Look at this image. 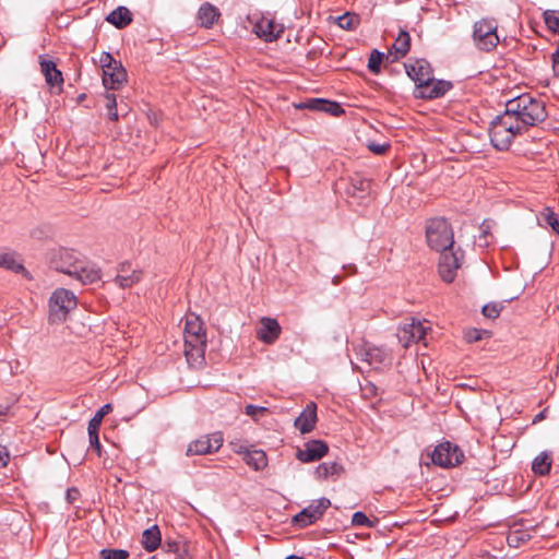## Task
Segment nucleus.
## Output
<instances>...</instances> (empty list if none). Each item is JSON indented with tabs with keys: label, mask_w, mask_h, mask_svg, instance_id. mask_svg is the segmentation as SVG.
<instances>
[{
	"label": "nucleus",
	"mask_w": 559,
	"mask_h": 559,
	"mask_svg": "<svg viewBox=\"0 0 559 559\" xmlns=\"http://www.w3.org/2000/svg\"><path fill=\"white\" fill-rule=\"evenodd\" d=\"M545 103L530 94H522L507 102L506 109L490 122L491 144L499 151H507L516 136L545 121Z\"/></svg>",
	"instance_id": "1"
},
{
	"label": "nucleus",
	"mask_w": 559,
	"mask_h": 559,
	"mask_svg": "<svg viewBox=\"0 0 559 559\" xmlns=\"http://www.w3.org/2000/svg\"><path fill=\"white\" fill-rule=\"evenodd\" d=\"M53 265L58 272L70 275L82 284H92L100 280V271L74 250H60Z\"/></svg>",
	"instance_id": "2"
},
{
	"label": "nucleus",
	"mask_w": 559,
	"mask_h": 559,
	"mask_svg": "<svg viewBox=\"0 0 559 559\" xmlns=\"http://www.w3.org/2000/svg\"><path fill=\"white\" fill-rule=\"evenodd\" d=\"M426 239L428 246L438 252L454 248V233L452 226L442 217L428 221L426 226Z\"/></svg>",
	"instance_id": "3"
},
{
	"label": "nucleus",
	"mask_w": 559,
	"mask_h": 559,
	"mask_svg": "<svg viewBox=\"0 0 559 559\" xmlns=\"http://www.w3.org/2000/svg\"><path fill=\"white\" fill-rule=\"evenodd\" d=\"M75 295L66 288L56 289L49 298L48 321L51 324L64 322L68 314L76 308Z\"/></svg>",
	"instance_id": "4"
},
{
	"label": "nucleus",
	"mask_w": 559,
	"mask_h": 559,
	"mask_svg": "<svg viewBox=\"0 0 559 559\" xmlns=\"http://www.w3.org/2000/svg\"><path fill=\"white\" fill-rule=\"evenodd\" d=\"M498 23L495 19L485 17L476 21L473 26V43L481 51H492L500 39L497 34Z\"/></svg>",
	"instance_id": "5"
},
{
	"label": "nucleus",
	"mask_w": 559,
	"mask_h": 559,
	"mask_svg": "<svg viewBox=\"0 0 559 559\" xmlns=\"http://www.w3.org/2000/svg\"><path fill=\"white\" fill-rule=\"evenodd\" d=\"M252 32L263 41L272 43L277 40L284 33V25L275 21L269 14H253L249 16Z\"/></svg>",
	"instance_id": "6"
},
{
	"label": "nucleus",
	"mask_w": 559,
	"mask_h": 559,
	"mask_svg": "<svg viewBox=\"0 0 559 559\" xmlns=\"http://www.w3.org/2000/svg\"><path fill=\"white\" fill-rule=\"evenodd\" d=\"M463 261L464 252L461 248L440 252L438 273L441 280L445 283H452L456 278L457 271L461 269Z\"/></svg>",
	"instance_id": "7"
},
{
	"label": "nucleus",
	"mask_w": 559,
	"mask_h": 559,
	"mask_svg": "<svg viewBox=\"0 0 559 559\" xmlns=\"http://www.w3.org/2000/svg\"><path fill=\"white\" fill-rule=\"evenodd\" d=\"M353 352L358 359L373 368H380L390 364V357L383 348L373 346L364 340L353 344Z\"/></svg>",
	"instance_id": "8"
},
{
	"label": "nucleus",
	"mask_w": 559,
	"mask_h": 559,
	"mask_svg": "<svg viewBox=\"0 0 559 559\" xmlns=\"http://www.w3.org/2000/svg\"><path fill=\"white\" fill-rule=\"evenodd\" d=\"M331 501L328 498L313 500L308 507L293 516L292 523L300 528L307 527L320 520L330 508Z\"/></svg>",
	"instance_id": "9"
},
{
	"label": "nucleus",
	"mask_w": 559,
	"mask_h": 559,
	"mask_svg": "<svg viewBox=\"0 0 559 559\" xmlns=\"http://www.w3.org/2000/svg\"><path fill=\"white\" fill-rule=\"evenodd\" d=\"M464 455L457 445L451 442H442L438 444L431 454V461L433 464L449 468L459 465Z\"/></svg>",
	"instance_id": "10"
},
{
	"label": "nucleus",
	"mask_w": 559,
	"mask_h": 559,
	"mask_svg": "<svg viewBox=\"0 0 559 559\" xmlns=\"http://www.w3.org/2000/svg\"><path fill=\"white\" fill-rule=\"evenodd\" d=\"M223 442L224 438L222 432H214L212 435L203 436L188 444L186 455L193 456L215 453L221 449Z\"/></svg>",
	"instance_id": "11"
},
{
	"label": "nucleus",
	"mask_w": 559,
	"mask_h": 559,
	"mask_svg": "<svg viewBox=\"0 0 559 559\" xmlns=\"http://www.w3.org/2000/svg\"><path fill=\"white\" fill-rule=\"evenodd\" d=\"M429 329V322H423L412 318L409 322H405L403 326L399 329L397 338L404 347H408L412 343L423 341Z\"/></svg>",
	"instance_id": "12"
},
{
	"label": "nucleus",
	"mask_w": 559,
	"mask_h": 559,
	"mask_svg": "<svg viewBox=\"0 0 559 559\" xmlns=\"http://www.w3.org/2000/svg\"><path fill=\"white\" fill-rule=\"evenodd\" d=\"M452 87V82L431 76L429 82L418 84V88L414 90L413 95L419 99H435L444 96Z\"/></svg>",
	"instance_id": "13"
},
{
	"label": "nucleus",
	"mask_w": 559,
	"mask_h": 559,
	"mask_svg": "<svg viewBox=\"0 0 559 559\" xmlns=\"http://www.w3.org/2000/svg\"><path fill=\"white\" fill-rule=\"evenodd\" d=\"M537 528V525H532L523 520L514 522L512 525H510L508 531V545L513 548H519L522 545H525L528 540H531Z\"/></svg>",
	"instance_id": "14"
},
{
	"label": "nucleus",
	"mask_w": 559,
	"mask_h": 559,
	"mask_svg": "<svg viewBox=\"0 0 559 559\" xmlns=\"http://www.w3.org/2000/svg\"><path fill=\"white\" fill-rule=\"evenodd\" d=\"M329 451V445L322 440H311L305 443V448L298 450L296 457L304 463H310L322 459Z\"/></svg>",
	"instance_id": "15"
},
{
	"label": "nucleus",
	"mask_w": 559,
	"mask_h": 559,
	"mask_svg": "<svg viewBox=\"0 0 559 559\" xmlns=\"http://www.w3.org/2000/svg\"><path fill=\"white\" fill-rule=\"evenodd\" d=\"M282 328L276 319L263 317L260 319V328L257 330V337L264 344H273L278 340Z\"/></svg>",
	"instance_id": "16"
},
{
	"label": "nucleus",
	"mask_w": 559,
	"mask_h": 559,
	"mask_svg": "<svg viewBox=\"0 0 559 559\" xmlns=\"http://www.w3.org/2000/svg\"><path fill=\"white\" fill-rule=\"evenodd\" d=\"M406 73L412 81L415 83V88H418V84L429 82L432 76V69L428 61L416 60L413 63L405 66Z\"/></svg>",
	"instance_id": "17"
},
{
	"label": "nucleus",
	"mask_w": 559,
	"mask_h": 559,
	"mask_svg": "<svg viewBox=\"0 0 559 559\" xmlns=\"http://www.w3.org/2000/svg\"><path fill=\"white\" fill-rule=\"evenodd\" d=\"M206 341H185V356L187 362L193 368H200L204 364Z\"/></svg>",
	"instance_id": "18"
},
{
	"label": "nucleus",
	"mask_w": 559,
	"mask_h": 559,
	"mask_svg": "<svg viewBox=\"0 0 559 559\" xmlns=\"http://www.w3.org/2000/svg\"><path fill=\"white\" fill-rule=\"evenodd\" d=\"M127 82V71L120 61L117 66L110 67V70L103 71V84L107 90H118Z\"/></svg>",
	"instance_id": "19"
},
{
	"label": "nucleus",
	"mask_w": 559,
	"mask_h": 559,
	"mask_svg": "<svg viewBox=\"0 0 559 559\" xmlns=\"http://www.w3.org/2000/svg\"><path fill=\"white\" fill-rule=\"evenodd\" d=\"M371 191V181L359 175H355L349 179L346 188V194L359 201H365L369 198Z\"/></svg>",
	"instance_id": "20"
},
{
	"label": "nucleus",
	"mask_w": 559,
	"mask_h": 559,
	"mask_svg": "<svg viewBox=\"0 0 559 559\" xmlns=\"http://www.w3.org/2000/svg\"><path fill=\"white\" fill-rule=\"evenodd\" d=\"M317 419V405L316 403L310 402L306 405L304 411L295 419V427L302 435L309 433L314 429Z\"/></svg>",
	"instance_id": "21"
},
{
	"label": "nucleus",
	"mask_w": 559,
	"mask_h": 559,
	"mask_svg": "<svg viewBox=\"0 0 559 559\" xmlns=\"http://www.w3.org/2000/svg\"><path fill=\"white\" fill-rule=\"evenodd\" d=\"M206 341V334L201 319L194 314L187 317L185 324V341Z\"/></svg>",
	"instance_id": "22"
},
{
	"label": "nucleus",
	"mask_w": 559,
	"mask_h": 559,
	"mask_svg": "<svg viewBox=\"0 0 559 559\" xmlns=\"http://www.w3.org/2000/svg\"><path fill=\"white\" fill-rule=\"evenodd\" d=\"M40 69L45 76V81L49 86L55 87L62 85V73L60 70L57 69V66L52 60H48L40 57Z\"/></svg>",
	"instance_id": "23"
},
{
	"label": "nucleus",
	"mask_w": 559,
	"mask_h": 559,
	"mask_svg": "<svg viewBox=\"0 0 559 559\" xmlns=\"http://www.w3.org/2000/svg\"><path fill=\"white\" fill-rule=\"evenodd\" d=\"M219 16V10L216 7H214L210 2H204L199 8L197 20L200 26L204 28H211L215 24V22H217Z\"/></svg>",
	"instance_id": "24"
},
{
	"label": "nucleus",
	"mask_w": 559,
	"mask_h": 559,
	"mask_svg": "<svg viewBox=\"0 0 559 559\" xmlns=\"http://www.w3.org/2000/svg\"><path fill=\"white\" fill-rule=\"evenodd\" d=\"M130 265L127 263L121 264L119 273L117 274L115 282L121 288H128L140 282L142 278L141 270H132L129 272Z\"/></svg>",
	"instance_id": "25"
},
{
	"label": "nucleus",
	"mask_w": 559,
	"mask_h": 559,
	"mask_svg": "<svg viewBox=\"0 0 559 559\" xmlns=\"http://www.w3.org/2000/svg\"><path fill=\"white\" fill-rule=\"evenodd\" d=\"M298 108H309L311 110L329 112L333 116H337L343 112L341 106L335 102H329L324 99H311L308 103L297 106Z\"/></svg>",
	"instance_id": "26"
},
{
	"label": "nucleus",
	"mask_w": 559,
	"mask_h": 559,
	"mask_svg": "<svg viewBox=\"0 0 559 559\" xmlns=\"http://www.w3.org/2000/svg\"><path fill=\"white\" fill-rule=\"evenodd\" d=\"M162 542V534L158 525L146 528L142 534V546L146 551L156 550Z\"/></svg>",
	"instance_id": "27"
},
{
	"label": "nucleus",
	"mask_w": 559,
	"mask_h": 559,
	"mask_svg": "<svg viewBox=\"0 0 559 559\" xmlns=\"http://www.w3.org/2000/svg\"><path fill=\"white\" fill-rule=\"evenodd\" d=\"M344 472L342 464L337 462H323L316 467V476L319 479H328L330 477L337 478Z\"/></svg>",
	"instance_id": "28"
},
{
	"label": "nucleus",
	"mask_w": 559,
	"mask_h": 559,
	"mask_svg": "<svg viewBox=\"0 0 559 559\" xmlns=\"http://www.w3.org/2000/svg\"><path fill=\"white\" fill-rule=\"evenodd\" d=\"M106 20L117 28H123L132 22V14L128 8L118 7L108 14Z\"/></svg>",
	"instance_id": "29"
},
{
	"label": "nucleus",
	"mask_w": 559,
	"mask_h": 559,
	"mask_svg": "<svg viewBox=\"0 0 559 559\" xmlns=\"http://www.w3.org/2000/svg\"><path fill=\"white\" fill-rule=\"evenodd\" d=\"M551 456L548 452L539 453L532 463V469L536 475L545 476L551 469Z\"/></svg>",
	"instance_id": "30"
},
{
	"label": "nucleus",
	"mask_w": 559,
	"mask_h": 559,
	"mask_svg": "<svg viewBox=\"0 0 559 559\" xmlns=\"http://www.w3.org/2000/svg\"><path fill=\"white\" fill-rule=\"evenodd\" d=\"M411 48V36L409 34L402 29L399 36L395 38L394 44L392 45V50L395 52V59L403 58L407 55Z\"/></svg>",
	"instance_id": "31"
},
{
	"label": "nucleus",
	"mask_w": 559,
	"mask_h": 559,
	"mask_svg": "<svg viewBox=\"0 0 559 559\" xmlns=\"http://www.w3.org/2000/svg\"><path fill=\"white\" fill-rule=\"evenodd\" d=\"M243 460L247 465L255 471L263 469L267 465V459L262 450H252L245 453Z\"/></svg>",
	"instance_id": "32"
},
{
	"label": "nucleus",
	"mask_w": 559,
	"mask_h": 559,
	"mask_svg": "<svg viewBox=\"0 0 559 559\" xmlns=\"http://www.w3.org/2000/svg\"><path fill=\"white\" fill-rule=\"evenodd\" d=\"M538 224L542 227H550L556 234L559 235V219L556 213L550 207H545L537 217Z\"/></svg>",
	"instance_id": "33"
},
{
	"label": "nucleus",
	"mask_w": 559,
	"mask_h": 559,
	"mask_svg": "<svg viewBox=\"0 0 559 559\" xmlns=\"http://www.w3.org/2000/svg\"><path fill=\"white\" fill-rule=\"evenodd\" d=\"M0 267L21 273L24 271L22 263L15 260L14 253L12 252H0Z\"/></svg>",
	"instance_id": "34"
},
{
	"label": "nucleus",
	"mask_w": 559,
	"mask_h": 559,
	"mask_svg": "<svg viewBox=\"0 0 559 559\" xmlns=\"http://www.w3.org/2000/svg\"><path fill=\"white\" fill-rule=\"evenodd\" d=\"M490 336L491 333L488 330L473 328L464 331V340L467 343H475L484 338H489Z\"/></svg>",
	"instance_id": "35"
},
{
	"label": "nucleus",
	"mask_w": 559,
	"mask_h": 559,
	"mask_svg": "<svg viewBox=\"0 0 559 559\" xmlns=\"http://www.w3.org/2000/svg\"><path fill=\"white\" fill-rule=\"evenodd\" d=\"M112 407L110 404L103 405L96 414L90 419L88 427L90 429H97L99 431L100 424L103 418L111 412Z\"/></svg>",
	"instance_id": "36"
},
{
	"label": "nucleus",
	"mask_w": 559,
	"mask_h": 559,
	"mask_svg": "<svg viewBox=\"0 0 559 559\" xmlns=\"http://www.w3.org/2000/svg\"><path fill=\"white\" fill-rule=\"evenodd\" d=\"M384 53L380 52L377 49H373L368 59V69L370 72L378 74L380 72V67L383 61Z\"/></svg>",
	"instance_id": "37"
},
{
	"label": "nucleus",
	"mask_w": 559,
	"mask_h": 559,
	"mask_svg": "<svg viewBox=\"0 0 559 559\" xmlns=\"http://www.w3.org/2000/svg\"><path fill=\"white\" fill-rule=\"evenodd\" d=\"M544 20L549 29L559 34V10H547Z\"/></svg>",
	"instance_id": "38"
},
{
	"label": "nucleus",
	"mask_w": 559,
	"mask_h": 559,
	"mask_svg": "<svg viewBox=\"0 0 559 559\" xmlns=\"http://www.w3.org/2000/svg\"><path fill=\"white\" fill-rule=\"evenodd\" d=\"M105 99H106V109H107L108 118L112 121H117L118 120V111H117L116 95L112 93H106Z\"/></svg>",
	"instance_id": "39"
},
{
	"label": "nucleus",
	"mask_w": 559,
	"mask_h": 559,
	"mask_svg": "<svg viewBox=\"0 0 559 559\" xmlns=\"http://www.w3.org/2000/svg\"><path fill=\"white\" fill-rule=\"evenodd\" d=\"M352 524L354 526L374 527L377 521H371L364 512L357 511L353 514Z\"/></svg>",
	"instance_id": "40"
},
{
	"label": "nucleus",
	"mask_w": 559,
	"mask_h": 559,
	"mask_svg": "<svg viewBox=\"0 0 559 559\" xmlns=\"http://www.w3.org/2000/svg\"><path fill=\"white\" fill-rule=\"evenodd\" d=\"M102 559H128L129 552L124 549H102L100 552Z\"/></svg>",
	"instance_id": "41"
},
{
	"label": "nucleus",
	"mask_w": 559,
	"mask_h": 559,
	"mask_svg": "<svg viewBox=\"0 0 559 559\" xmlns=\"http://www.w3.org/2000/svg\"><path fill=\"white\" fill-rule=\"evenodd\" d=\"M503 306L499 302H490L483 307V314L489 319H496L500 316Z\"/></svg>",
	"instance_id": "42"
},
{
	"label": "nucleus",
	"mask_w": 559,
	"mask_h": 559,
	"mask_svg": "<svg viewBox=\"0 0 559 559\" xmlns=\"http://www.w3.org/2000/svg\"><path fill=\"white\" fill-rule=\"evenodd\" d=\"M338 25L344 29H354L358 25V17L350 13H345L338 17Z\"/></svg>",
	"instance_id": "43"
},
{
	"label": "nucleus",
	"mask_w": 559,
	"mask_h": 559,
	"mask_svg": "<svg viewBox=\"0 0 559 559\" xmlns=\"http://www.w3.org/2000/svg\"><path fill=\"white\" fill-rule=\"evenodd\" d=\"M87 432H88L90 447L95 450V452L98 456H100L102 455V444L99 441L97 429L87 428Z\"/></svg>",
	"instance_id": "44"
},
{
	"label": "nucleus",
	"mask_w": 559,
	"mask_h": 559,
	"mask_svg": "<svg viewBox=\"0 0 559 559\" xmlns=\"http://www.w3.org/2000/svg\"><path fill=\"white\" fill-rule=\"evenodd\" d=\"M118 60H116L109 52H103L99 58V63L103 69L110 70V67L116 64L117 66Z\"/></svg>",
	"instance_id": "45"
},
{
	"label": "nucleus",
	"mask_w": 559,
	"mask_h": 559,
	"mask_svg": "<svg viewBox=\"0 0 559 559\" xmlns=\"http://www.w3.org/2000/svg\"><path fill=\"white\" fill-rule=\"evenodd\" d=\"M368 148L377 154V155H382L384 153H386V151L390 148V144L389 143H376V142H369L368 143Z\"/></svg>",
	"instance_id": "46"
},
{
	"label": "nucleus",
	"mask_w": 559,
	"mask_h": 559,
	"mask_svg": "<svg viewBox=\"0 0 559 559\" xmlns=\"http://www.w3.org/2000/svg\"><path fill=\"white\" fill-rule=\"evenodd\" d=\"M266 411L265 407H262V406H255V405H252V404H249L246 406L245 408V414L250 416V417H253L255 418V416L258 415V413H264Z\"/></svg>",
	"instance_id": "47"
},
{
	"label": "nucleus",
	"mask_w": 559,
	"mask_h": 559,
	"mask_svg": "<svg viewBox=\"0 0 559 559\" xmlns=\"http://www.w3.org/2000/svg\"><path fill=\"white\" fill-rule=\"evenodd\" d=\"M552 69L556 75H559V44L557 49L551 55Z\"/></svg>",
	"instance_id": "48"
},
{
	"label": "nucleus",
	"mask_w": 559,
	"mask_h": 559,
	"mask_svg": "<svg viewBox=\"0 0 559 559\" xmlns=\"http://www.w3.org/2000/svg\"><path fill=\"white\" fill-rule=\"evenodd\" d=\"M9 460H10V454H9L7 447L0 445V463L2 464V466H5L9 462Z\"/></svg>",
	"instance_id": "49"
},
{
	"label": "nucleus",
	"mask_w": 559,
	"mask_h": 559,
	"mask_svg": "<svg viewBox=\"0 0 559 559\" xmlns=\"http://www.w3.org/2000/svg\"><path fill=\"white\" fill-rule=\"evenodd\" d=\"M80 492L76 488H69L67 490V499L69 502H73L74 500L78 499Z\"/></svg>",
	"instance_id": "50"
},
{
	"label": "nucleus",
	"mask_w": 559,
	"mask_h": 559,
	"mask_svg": "<svg viewBox=\"0 0 559 559\" xmlns=\"http://www.w3.org/2000/svg\"><path fill=\"white\" fill-rule=\"evenodd\" d=\"M364 391H365V394H368V395H370V396H373V395H376V393H377V388H376V385H374V384H372V383H368V384L366 385V388L364 389Z\"/></svg>",
	"instance_id": "51"
},
{
	"label": "nucleus",
	"mask_w": 559,
	"mask_h": 559,
	"mask_svg": "<svg viewBox=\"0 0 559 559\" xmlns=\"http://www.w3.org/2000/svg\"><path fill=\"white\" fill-rule=\"evenodd\" d=\"M543 417H544V413L542 412L538 415H536L534 423H536L537 420H540Z\"/></svg>",
	"instance_id": "52"
},
{
	"label": "nucleus",
	"mask_w": 559,
	"mask_h": 559,
	"mask_svg": "<svg viewBox=\"0 0 559 559\" xmlns=\"http://www.w3.org/2000/svg\"><path fill=\"white\" fill-rule=\"evenodd\" d=\"M285 559H301V557H299L297 555H290V556L286 557Z\"/></svg>",
	"instance_id": "53"
},
{
	"label": "nucleus",
	"mask_w": 559,
	"mask_h": 559,
	"mask_svg": "<svg viewBox=\"0 0 559 559\" xmlns=\"http://www.w3.org/2000/svg\"><path fill=\"white\" fill-rule=\"evenodd\" d=\"M150 559H158L156 556L151 557Z\"/></svg>",
	"instance_id": "54"
},
{
	"label": "nucleus",
	"mask_w": 559,
	"mask_h": 559,
	"mask_svg": "<svg viewBox=\"0 0 559 559\" xmlns=\"http://www.w3.org/2000/svg\"><path fill=\"white\" fill-rule=\"evenodd\" d=\"M3 414H4V412L0 411V415H3Z\"/></svg>",
	"instance_id": "55"
}]
</instances>
